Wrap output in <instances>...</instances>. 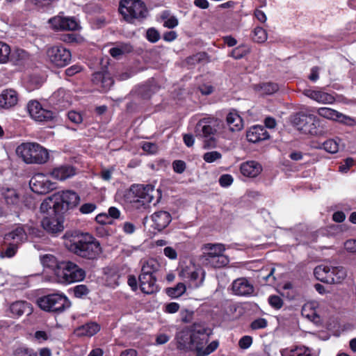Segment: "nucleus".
Instances as JSON below:
<instances>
[{
	"instance_id": "obj_1",
	"label": "nucleus",
	"mask_w": 356,
	"mask_h": 356,
	"mask_svg": "<svg viewBox=\"0 0 356 356\" xmlns=\"http://www.w3.org/2000/svg\"><path fill=\"white\" fill-rule=\"evenodd\" d=\"M65 247L74 254L88 260H96L102 253L99 241L89 233H77L67 238Z\"/></svg>"
},
{
	"instance_id": "obj_2",
	"label": "nucleus",
	"mask_w": 356,
	"mask_h": 356,
	"mask_svg": "<svg viewBox=\"0 0 356 356\" xmlns=\"http://www.w3.org/2000/svg\"><path fill=\"white\" fill-rule=\"evenodd\" d=\"M208 330L200 324H194L191 329H184L176 335L177 347L186 351H200L209 341Z\"/></svg>"
},
{
	"instance_id": "obj_3",
	"label": "nucleus",
	"mask_w": 356,
	"mask_h": 356,
	"mask_svg": "<svg viewBox=\"0 0 356 356\" xmlns=\"http://www.w3.org/2000/svg\"><path fill=\"white\" fill-rule=\"evenodd\" d=\"M17 155L27 164H44L49 159L48 150L37 143H23L16 149Z\"/></svg>"
},
{
	"instance_id": "obj_4",
	"label": "nucleus",
	"mask_w": 356,
	"mask_h": 356,
	"mask_svg": "<svg viewBox=\"0 0 356 356\" xmlns=\"http://www.w3.org/2000/svg\"><path fill=\"white\" fill-rule=\"evenodd\" d=\"M222 120L214 117H207L200 120L195 127L197 137L204 139V147L216 146L215 135L222 128Z\"/></svg>"
},
{
	"instance_id": "obj_5",
	"label": "nucleus",
	"mask_w": 356,
	"mask_h": 356,
	"mask_svg": "<svg viewBox=\"0 0 356 356\" xmlns=\"http://www.w3.org/2000/svg\"><path fill=\"white\" fill-rule=\"evenodd\" d=\"M201 260L208 267L220 268L227 266L229 259L224 252L225 245L222 243H206L202 246Z\"/></svg>"
},
{
	"instance_id": "obj_6",
	"label": "nucleus",
	"mask_w": 356,
	"mask_h": 356,
	"mask_svg": "<svg viewBox=\"0 0 356 356\" xmlns=\"http://www.w3.org/2000/svg\"><path fill=\"white\" fill-rule=\"evenodd\" d=\"M55 277L58 283L69 284L83 280L86 271L72 261H63L56 270Z\"/></svg>"
},
{
	"instance_id": "obj_7",
	"label": "nucleus",
	"mask_w": 356,
	"mask_h": 356,
	"mask_svg": "<svg viewBox=\"0 0 356 356\" xmlns=\"http://www.w3.org/2000/svg\"><path fill=\"white\" fill-rule=\"evenodd\" d=\"M119 11L123 18L132 23L134 19H140L146 17L147 10L145 3L140 0H121Z\"/></svg>"
},
{
	"instance_id": "obj_8",
	"label": "nucleus",
	"mask_w": 356,
	"mask_h": 356,
	"mask_svg": "<svg viewBox=\"0 0 356 356\" xmlns=\"http://www.w3.org/2000/svg\"><path fill=\"white\" fill-rule=\"evenodd\" d=\"M39 307L46 312H63L70 307V302L63 294L52 293L38 299Z\"/></svg>"
},
{
	"instance_id": "obj_9",
	"label": "nucleus",
	"mask_w": 356,
	"mask_h": 356,
	"mask_svg": "<svg viewBox=\"0 0 356 356\" xmlns=\"http://www.w3.org/2000/svg\"><path fill=\"white\" fill-rule=\"evenodd\" d=\"M46 56L47 60L58 67L67 65L72 58L70 51L63 45H54L47 48Z\"/></svg>"
},
{
	"instance_id": "obj_10",
	"label": "nucleus",
	"mask_w": 356,
	"mask_h": 356,
	"mask_svg": "<svg viewBox=\"0 0 356 356\" xmlns=\"http://www.w3.org/2000/svg\"><path fill=\"white\" fill-rule=\"evenodd\" d=\"M179 275L192 288L199 287L204 280V271L193 263L182 267Z\"/></svg>"
},
{
	"instance_id": "obj_11",
	"label": "nucleus",
	"mask_w": 356,
	"mask_h": 356,
	"mask_svg": "<svg viewBox=\"0 0 356 356\" xmlns=\"http://www.w3.org/2000/svg\"><path fill=\"white\" fill-rule=\"evenodd\" d=\"M27 110L31 118L38 122H48L54 118V113L52 111L44 108L36 100L29 102Z\"/></svg>"
},
{
	"instance_id": "obj_12",
	"label": "nucleus",
	"mask_w": 356,
	"mask_h": 356,
	"mask_svg": "<svg viewBox=\"0 0 356 356\" xmlns=\"http://www.w3.org/2000/svg\"><path fill=\"white\" fill-rule=\"evenodd\" d=\"M53 199L56 200V204L62 207V212L75 207L80 200L78 194L72 191L58 192L53 195Z\"/></svg>"
},
{
	"instance_id": "obj_13",
	"label": "nucleus",
	"mask_w": 356,
	"mask_h": 356,
	"mask_svg": "<svg viewBox=\"0 0 356 356\" xmlns=\"http://www.w3.org/2000/svg\"><path fill=\"white\" fill-rule=\"evenodd\" d=\"M31 191L38 194H46L55 188V185L43 174H36L30 180Z\"/></svg>"
},
{
	"instance_id": "obj_14",
	"label": "nucleus",
	"mask_w": 356,
	"mask_h": 356,
	"mask_svg": "<svg viewBox=\"0 0 356 356\" xmlns=\"http://www.w3.org/2000/svg\"><path fill=\"white\" fill-rule=\"evenodd\" d=\"M132 193L138 198L137 201L141 202L143 204L151 203L154 197V187L151 184H138L132 186Z\"/></svg>"
},
{
	"instance_id": "obj_15",
	"label": "nucleus",
	"mask_w": 356,
	"mask_h": 356,
	"mask_svg": "<svg viewBox=\"0 0 356 356\" xmlns=\"http://www.w3.org/2000/svg\"><path fill=\"white\" fill-rule=\"evenodd\" d=\"M317 113L323 118L328 120H336L346 124H352L354 121L351 118L330 108H319L317 109Z\"/></svg>"
},
{
	"instance_id": "obj_16",
	"label": "nucleus",
	"mask_w": 356,
	"mask_h": 356,
	"mask_svg": "<svg viewBox=\"0 0 356 356\" xmlns=\"http://www.w3.org/2000/svg\"><path fill=\"white\" fill-rule=\"evenodd\" d=\"M232 291L235 295L248 296L253 293V285L244 277L235 280L232 283Z\"/></svg>"
},
{
	"instance_id": "obj_17",
	"label": "nucleus",
	"mask_w": 356,
	"mask_h": 356,
	"mask_svg": "<svg viewBox=\"0 0 356 356\" xmlns=\"http://www.w3.org/2000/svg\"><path fill=\"white\" fill-rule=\"evenodd\" d=\"M27 239L24 227L18 225L4 236L5 243H16L18 246Z\"/></svg>"
},
{
	"instance_id": "obj_18",
	"label": "nucleus",
	"mask_w": 356,
	"mask_h": 356,
	"mask_svg": "<svg viewBox=\"0 0 356 356\" xmlns=\"http://www.w3.org/2000/svg\"><path fill=\"white\" fill-rule=\"evenodd\" d=\"M41 224L43 228L49 232L57 233L63 231V222L60 220L57 214L51 216H44L42 217Z\"/></svg>"
},
{
	"instance_id": "obj_19",
	"label": "nucleus",
	"mask_w": 356,
	"mask_h": 356,
	"mask_svg": "<svg viewBox=\"0 0 356 356\" xmlns=\"http://www.w3.org/2000/svg\"><path fill=\"white\" fill-rule=\"evenodd\" d=\"M18 102V94L13 89H5L0 94V108L9 109Z\"/></svg>"
},
{
	"instance_id": "obj_20",
	"label": "nucleus",
	"mask_w": 356,
	"mask_h": 356,
	"mask_svg": "<svg viewBox=\"0 0 356 356\" xmlns=\"http://www.w3.org/2000/svg\"><path fill=\"white\" fill-rule=\"evenodd\" d=\"M314 274L322 282L334 284L333 267L319 265L314 268Z\"/></svg>"
},
{
	"instance_id": "obj_21",
	"label": "nucleus",
	"mask_w": 356,
	"mask_h": 356,
	"mask_svg": "<svg viewBox=\"0 0 356 356\" xmlns=\"http://www.w3.org/2000/svg\"><path fill=\"white\" fill-rule=\"evenodd\" d=\"M303 94L321 104H332L335 101L333 95L320 90L307 89L304 90Z\"/></svg>"
},
{
	"instance_id": "obj_22",
	"label": "nucleus",
	"mask_w": 356,
	"mask_h": 356,
	"mask_svg": "<svg viewBox=\"0 0 356 356\" xmlns=\"http://www.w3.org/2000/svg\"><path fill=\"white\" fill-rule=\"evenodd\" d=\"M249 142L255 143L269 138V134L263 126L255 125L250 128L246 134Z\"/></svg>"
},
{
	"instance_id": "obj_23",
	"label": "nucleus",
	"mask_w": 356,
	"mask_h": 356,
	"mask_svg": "<svg viewBox=\"0 0 356 356\" xmlns=\"http://www.w3.org/2000/svg\"><path fill=\"white\" fill-rule=\"evenodd\" d=\"M153 222L152 226L158 231H161L165 228L170 222L172 218L170 214L165 211H159L154 212L152 215Z\"/></svg>"
},
{
	"instance_id": "obj_24",
	"label": "nucleus",
	"mask_w": 356,
	"mask_h": 356,
	"mask_svg": "<svg viewBox=\"0 0 356 356\" xmlns=\"http://www.w3.org/2000/svg\"><path fill=\"white\" fill-rule=\"evenodd\" d=\"M40 213L44 216H51L62 212V207L60 208L56 204V200L53 199V195L45 199L40 204Z\"/></svg>"
},
{
	"instance_id": "obj_25",
	"label": "nucleus",
	"mask_w": 356,
	"mask_h": 356,
	"mask_svg": "<svg viewBox=\"0 0 356 356\" xmlns=\"http://www.w3.org/2000/svg\"><path fill=\"white\" fill-rule=\"evenodd\" d=\"M139 282L140 289L144 293L152 294L158 291L156 278L154 275H140Z\"/></svg>"
},
{
	"instance_id": "obj_26",
	"label": "nucleus",
	"mask_w": 356,
	"mask_h": 356,
	"mask_svg": "<svg viewBox=\"0 0 356 356\" xmlns=\"http://www.w3.org/2000/svg\"><path fill=\"white\" fill-rule=\"evenodd\" d=\"M100 330V325L95 322H89L76 327L74 334L79 337H91Z\"/></svg>"
},
{
	"instance_id": "obj_27",
	"label": "nucleus",
	"mask_w": 356,
	"mask_h": 356,
	"mask_svg": "<svg viewBox=\"0 0 356 356\" xmlns=\"http://www.w3.org/2000/svg\"><path fill=\"white\" fill-rule=\"evenodd\" d=\"M240 170L241 174L245 177H255L261 173L262 167L259 163L254 161H249L241 165Z\"/></svg>"
},
{
	"instance_id": "obj_28",
	"label": "nucleus",
	"mask_w": 356,
	"mask_h": 356,
	"mask_svg": "<svg viewBox=\"0 0 356 356\" xmlns=\"http://www.w3.org/2000/svg\"><path fill=\"white\" fill-rule=\"evenodd\" d=\"M10 311L14 316L19 317L24 314L30 315L33 312V307L26 301L17 300L10 305Z\"/></svg>"
},
{
	"instance_id": "obj_29",
	"label": "nucleus",
	"mask_w": 356,
	"mask_h": 356,
	"mask_svg": "<svg viewBox=\"0 0 356 356\" xmlns=\"http://www.w3.org/2000/svg\"><path fill=\"white\" fill-rule=\"evenodd\" d=\"M92 82L104 90L109 89L113 84V79L105 72H97L92 74Z\"/></svg>"
},
{
	"instance_id": "obj_30",
	"label": "nucleus",
	"mask_w": 356,
	"mask_h": 356,
	"mask_svg": "<svg viewBox=\"0 0 356 356\" xmlns=\"http://www.w3.org/2000/svg\"><path fill=\"white\" fill-rule=\"evenodd\" d=\"M76 174V169L69 165H61L54 168L51 172L53 177L58 180L63 181L72 177Z\"/></svg>"
},
{
	"instance_id": "obj_31",
	"label": "nucleus",
	"mask_w": 356,
	"mask_h": 356,
	"mask_svg": "<svg viewBox=\"0 0 356 356\" xmlns=\"http://www.w3.org/2000/svg\"><path fill=\"white\" fill-rule=\"evenodd\" d=\"M313 116L309 112L300 111L296 113L291 120V122L299 131L305 132V127L309 124V119Z\"/></svg>"
},
{
	"instance_id": "obj_32",
	"label": "nucleus",
	"mask_w": 356,
	"mask_h": 356,
	"mask_svg": "<svg viewBox=\"0 0 356 356\" xmlns=\"http://www.w3.org/2000/svg\"><path fill=\"white\" fill-rule=\"evenodd\" d=\"M226 122L231 131H239L243 128V120L236 112H229L227 115Z\"/></svg>"
},
{
	"instance_id": "obj_33",
	"label": "nucleus",
	"mask_w": 356,
	"mask_h": 356,
	"mask_svg": "<svg viewBox=\"0 0 356 356\" xmlns=\"http://www.w3.org/2000/svg\"><path fill=\"white\" fill-rule=\"evenodd\" d=\"M1 195L6 203L8 205L17 206L19 204L20 202L19 195L14 188H3L1 191Z\"/></svg>"
},
{
	"instance_id": "obj_34",
	"label": "nucleus",
	"mask_w": 356,
	"mask_h": 356,
	"mask_svg": "<svg viewBox=\"0 0 356 356\" xmlns=\"http://www.w3.org/2000/svg\"><path fill=\"white\" fill-rule=\"evenodd\" d=\"M282 356H310V350L305 346L286 348L281 350Z\"/></svg>"
},
{
	"instance_id": "obj_35",
	"label": "nucleus",
	"mask_w": 356,
	"mask_h": 356,
	"mask_svg": "<svg viewBox=\"0 0 356 356\" xmlns=\"http://www.w3.org/2000/svg\"><path fill=\"white\" fill-rule=\"evenodd\" d=\"M40 261L44 267L50 268L54 271V275H56V270L58 268V266L60 261H58L57 259L51 254H47L40 257Z\"/></svg>"
},
{
	"instance_id": "obj_36",
	"label": "nucleus",
	"mask_w": 356,
	"mask_h": 356,
	"mask_svg": "<svg viewBox=\"0 0 356 356\" xmlns=\"http://www.w3.org/2000/svg\"><path fill=\"white\" fill-rule=\"evenodd\" d=\"M159 264L156 260L154 259H147L142 266L140 275H154V273L159 270Z\"/></svg>"
},
{
	"instance_id": "obj_37",
	"label": "nucleus",
	"mask_w": 356,
	"mask_h": 356,
	"mask_svg": "<svg viewBox=\"0 0 356 356\" xmlns=\"http://www.w3.org/2000/svg\"><path fill=\"white\" fill-rule=\"evenodd\" d=\"M132 50L133 47L129 43H122L110 49L109 53L113 58H118L124 54L131 52Z\"/></svg>"
},
{
	"instance_id": "obj_38",
	"label": "nucleus",
	"mask_w": 356,
	"mask_h": 356,
	"mask_svg": "<svg viewBox=\"0 0 356 356\" xmlns=\"http://www.w3.org/2000/svg\"><path fill=\"white\" fill-rule=\"evenodd\" d=\"M316 302H307L302 308V315L309 320L314 321L318 318L316 311Z\"/></svg>"
},
{
	"instance_id": "obj_39",
	"label": "nucleus",
	"mask_w": 356,
	"mask_h": 356,
	"mask_svg": "<svg viewBox=\"0 0 356 356\" xmlns=\"http://www.w3.org/2000/svg\"><path fill=\"white\" fill-rule=\"evenodd\" d=\"M319 119L313 115L312 118L309 119V124L305 127L304 134L311 135H318L320 133L319 131Z\"/></svg>"
},
{
	"instance_id": "obj_40",
	"label": "nucleus",
	"mask_w": 356,
	"mask_h": 356,
	"mask_svg": "<svg viewBox=\"0 0 356 356\" xmlns=\"http://www.w3.org/2000/svg\"><path fill=\"white\" fill-rule=\"evenodd\" d=\"M161 18L163 22V26L168 29H173L179 24L177 18L174 15H171L168 10H165L161 13Z\"/></svg>"
},
{
	"instance_id": "obj_41",
	"label": "nucleus",
	"mask_w": 356,
	"mask_h": 356,
	"mask_svg": "<svg viewBox=\"0 0 356 356\" xmlns=\"http://www.w3.org/2000/svg\"><path fill=\"white\" fill-rule=\"evenodd\" d=\"M323 148L328 153L335 154L338 152L341 146V140L329 139L323 143Z\"/></svg>"
},
{
	"instance_id": "obj_42",
	"label": "nucleus",
	"mask_w": 356,
	"mask_h": 356,
	"mask_svg": "<svg viewBox=\"0 0 356 356\" xmlns=\"http://www.w3.org/2000/svg\"><path fill=\"white\" fill-rule=\"evenodd\" d=\"M6 247L0 252V257L2 258H11L15 255L18 250V245L16 243H5Z\"/></svg>"
},
{
	"instance_id": "obj_43",
	"label": "nucleus",
	"mask_w": 356,
	"mask_h": 356,
	"mask_svg": "<svg viewBox=\"0 0 356 356\" xmlns=\"http://www.w3.org/2000/svg\"><path fill=\"white\" fill-rule=\"evenodd\" d=\"M186 286L183 283H178L175 287L167 289V294L172 298H178L186 291Z\"/></svg>"
},
{
	"instance_id": "obj_44",
	"label": "nucleus",
	"mask_w": 356,
	"mask_h": 356,
	"mask_svg": "<svg viewBox=\"0 0 356 356\" xmlns=\"http://www.w3.org/2000/svg\"><path fill=\"white\" fill-rule=\"evenodd\" d=\"M267 33L262 27H256L252 32V39L258 43L264 42L267 40Z\"/></svg>"
},
{
	"instance_id": "obj_45",
	"label": "nucleus",
	"mask_w": 356,
	"mask_h": 356,
	"mask_svg": "<svg viewBox=\"0 0 356 356\" xmlns=\"http://www.w3.org/2000/svg\"><path fill=\"white\" fill-rule=\"evenodd\" d=\"M10 54V46L0 41V63H6L8 61Z\"/></svg>"
},
{
	"instance_id": "obj_46",
	"label": "nucleus",
	"mask_w": 356,
	"mask_h": 356,
	"mask_svg": "<svg viewBox=\"0 0 356 356\" xmlns=\"http://www.w3.org/2000/svg\"><path fill=\"white\" fill-rule=\"evenodd\" d=\"M203 345L201 350L197 351V356H207L216 350L218 346L217 341H213L207 346Z\"/></svg>"
},
{
	"instance_id": "obj_47",
	"label": "nucleus",
	"mask_w": 356,
	"mask_h": 356,
	"mask_svg": "<svg viewBox=\"0 0 356 356\" xmlns=\"http://www.w3.org/2000/svg\"><path fill=\"white\" fill-rule=\"evenodd\" d=\"M249 52V49L245 45L238 46L230 53V56L235 59H241Z\"/></svg>"
},
{
	"instance_id": "obj_48",
	"label": "nucleus",
	"mask_w": 356,
	"mask_h": 356,
	"mask_svg": "<svg viewBox=\"0 0 356 356\" xmlns=\"http://www.w3.org/2000/svg\"><path fill=\"white\" fill-rule=\"evenodd\" d=\"M333 274L334 283L341 282L347 275L346 269L342 266L333 267Z\"/></svg>"
},
{
	"instance_id": "obj_49",
	"label": "nucleus",
	"mask_w": 356,
	"mask_h": 356,
	"mask_svg": "<svg viewBox=\"0 0 356 356\" xmlns=\"http://www.w3.org/2000/svg\"><path fill=\"white\" fill-rule=\"evenodd\" d=\"M65 17L56 16L49 19V23L54 30H63Z\"/></svg>"
},
{
	"instance_id": "obj_50",
	"label": "nucleus",
	"mask_w": 356,
	"mask_h": 356,
	"mask_svg": "<svg viewBox=\"0 0 356 356\" xmlns=\"http://www.w3.org/2000/svg\"><path fill=\"white\" fill-rule=\"evenodd\" d=\"M275 272V268H271L268 274H264V271H261L258 277L259 279V282L266 284V283H273L275 280V277L273 276V273Z\"/></svg>"
},
{
	"instance_id": "obj_51",
	"label": "nucleus",
	"mask_w": 356,
	"mask_h": 356,
	"mask_svg": "<svg viewBox=\"0 0 356 356\" xmlns=\"http://www.w3.org/2000/svg\"><path fill=\"white\" fill-rule=\"evenodd\" d=\"M268 301L269 305L275 309H281L284 304L283 300L277 295L270 296Z\"/></svg>"
},
{
	"instance_id": "obj_52",
	"label": "nucleus",
	"mask_w": 356,
	"mask_h": 356,
	"mask_svg": "<svg viewBox=\"0 0 356 356\" xmlns=\"http://www.w3.org/2000/svg\"><path fill=\"white\" fill-rule=\"evenodd\" d=\"M14 356H38V353L31 348L20 347L15 350Z\"/></svg>"
},
{
	"instance_id": "obj_53",
	"label": "nucleus",
	"mask_w": 356,
	"mask_h": 356,
	"mask_svg": "<svg viewBox=\"0 0 356 356\" xmlns=\"http://www.w3.org/2000/svg\"><path fill=\"white\" fill-rule=\"evenodd\" d=\"M222 158V154L217 151H211L206 152L203 155V159L207 163H213L216 161L217 160H219Z\"/></svg>"
},
{
	"instance_id": "obj_54",
	"label": "nucleus",
	"mask_w": 356,
	"mask_h": 356,
	"mask_svg": "<svg viewBox=\"0 0 356 356\" xmlns=\"http://www.w3.org/2000/svg\"><path fill=\"white\" fill-rule=\"evenodd\" d=\"M63 30L74 31L77 29L78 24L75 19L72 17H65Z\"/></svg>"
},
{
	"instance_id": "obj_55",
	"label": "nucleus",
	"mask_w": 356,
	"mask_h": 356,
	"mask_svg": "<svg viewBox=\"0 0 356 356\" xmlns=\"http://www.w3.org/2000/svg\"><path fill=\"white\" fill-rule=\"evenodd\" d=\"M97 209V205L95 203L88 202L82 204L79 208V211L82 214H89L95 211Z\"/></svg>"
},
{
	"instance_id": "obj_56",
	"label": "nucleus",
	"mask_w": 356,
	"mask_h": 356,
	"mask_svg": "<svg viewBox=\"0 0 356 356\" xmlns=\"http://www.w3.org/2000/svg\"><path fill=\"white\" fill-rule=\"evenodd\" d=\"M74 294L76 298H82L83 296L87 295L89 292L88 289L86 285L80 284L77 285L74 288Z\"/></svg>"
},
{
	"instance_id": "obj_57",
	"label": "nucleus",
	"mask_w": 356,
	"mask_h": 356,
	"mask_svg": "<svg viewBox=\"0 0 356 356\" xmlns=\"http://www.w3.org/2000/svg\"><path fill=\"white\" fill-rule=\"evenodd\" d=\"M141 147L145 152L152 154L156 153L158 150L157 145L151 142H143Z\"/></svg>"
},
{
	"instance_id": "obj_58",
	"label": "nucleus",
	"mask_w": 356,
	"mask_h": 356,
	"mask_svg": "<svg viewBox=\"0 0 356 356\" xmlns=\"http://www.w3.org/2000/svg\"><path fill=\"white\" fill-rule=\"evenodd\" d=\"M67 117L69 120L76 124H81L83 121L82 115L80 113L74 111H70L67 113Z\"/></svg>"
},
{
	"instance_id": "obj_59",
	"label": "nucleus",
	"mask_w": 356,
	"mask_h": 356,
	"mask_svg": "<svg viewBox=\"0 0 356 356\" xmlns=\"http://www.w3.org/2000/svg\"><path fill=\"white\" fill-rule=\"evenodd\" d=\"M267 324V321L265 318H259L252 321L250 327L252 330H259L265 328Z\"/></svg>"
},
{
	"instance_id": "obj_60",
	"label": "nucleus",
	"mask_w": 356,
	"mask_h": 356,
	"mask_svg": "<svg viewBox=\"0 0 356 356\" xmlns=\"http://www.w3.org/2000/svg\"><path fill=\"white\" fill-rule=\"evenodd\" d=\"M234 179L231 175L225 174L220 176L219 184L222 187H228L233 183Z\"/></svg>"
},
{
	"instance_id": "obj_61",
	"label": "nucleus",
	"mask_w": 356,
	"mask_h": 356,
	"mask_svg": "<svg viewBox=\"0 0 356 356\" xmlns=\"http://www.w3.org/2000/svg\"><path fill=\"white\" fill-rule=\"evenodd\" d=\"M261 89L264 90V92L266 94H273L275 92L277 91L279 89V87L277 84L273 83H264L261 86Z\"/></svg>"
},
{
	"instance_id": "obj_62",
	"label": "nucleus",
	"mask_w": 356,
	"mask_h": 356,
	"mask_svg": "<svg viewBox=\"0 0 356 356\" xmlns=\"http://www.w3.org/2000/svg\"><path fill=\"white\" fill-rule=\"evenodd\" d=\"M252 343V337L250 336H243L238 341V346L242 349H248Z\"/></svg>"
},
{
	"instance_id": "obj_63",
	"label": "nucleus",
	"mask_w": 356,
	"mask_h": 356,
	"mask_svg": "<svg viewBox=\"0 0 356 356\" xmlns=\"http://www.w3.org/2000/svg\"><path fill=\"white\" fill-rule=\"evenodd\" d=\"M160 38V35L159 32L153 29H149L147 31V39L150 41L151 42H157Z\"/></svg>"
},
{
	"instance_id": "obj_64",
	"label": "nucleus",
	"mask_w": 356,
	"mask_h": 356,
	"mask_svg": "<svg viewBox=\"0 0 356 356\" xmlns=\"http://www.w3.org/2000/svg\"><path fill=\"white\" fill-rule=\"evenodd\" d=\"M172 168L175 172L181 174L186 169V163L183 161L176 160L172 163Z\"/></svg>"
}]
</instances>
